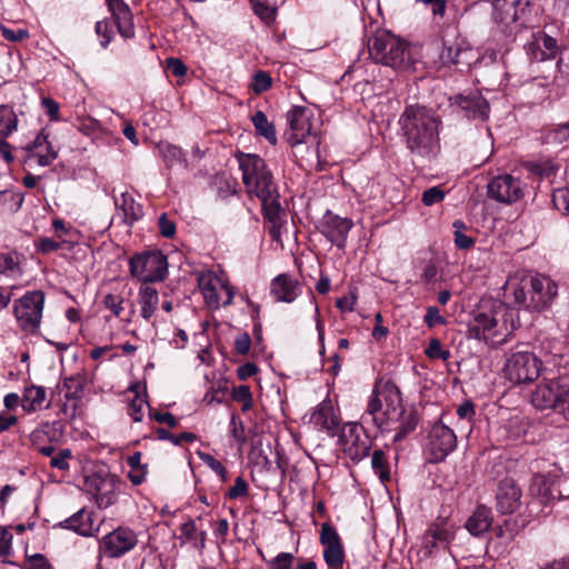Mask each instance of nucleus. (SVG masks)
I'll return each instance as SVG.
<instances>
[{
  "label": "nucleus",
  "mask_w": 569,
  "mask_h": 569,
  "mask_svg": "<svg viewBox=\"0 0 569 569\" xmlns=\"http://www.w3.org/2000/svg\"><path fill=\"white\" fill-rule=\"evenodd\" d=\"M552 202L555 208L566 214H569V189L560 188L553 191Z\"/></svg>",
  "instance_id": "nucleus-48"
},
{
  "label": "nucleus",
  "mask_w": 569,
  "mask_h": 569,
  "mask_svg": "<svg viewBox=\"0 0 569 569\" xmlns=\"http://www.w3.org/2000/svg\"><path fill=\"white\" fill-rule=\"evenodd\" d=\"M402 398L399 388L391 381L375 385L361 417L365 423H372L381 431H391L401 415Z\"/></svg>",
  "instance_id": "nucleus-2"
},
{
  "label": "nucleus",
  "mask_w": 569,
  "mask_h": 569,
  "mask_svg": "<svg viewBox=\"0 0 569 569\" xmlns=\"http://www.w3.org/2000/svg\"><path fill=\"white\" fill-rule=\"evenodd\" d=\"M119 33L130 39L134 36L133 16L129 6L123 0H106Z\"/></svg>",
  "instance_id": "nucleus-26"
},
{
  "label": "nucleus",
  "mask_w": 569,
  "mask_h": 569,
  "mask_svg": "<svg viewBox=\"0 0 569 569\" xmlns=\"http://www.w3.org/2000/svg\"><path fill=\"white\" fill-rule=\"evenodd\" d=\"M2 37L12 42H21L29 38V31L27 29H11L8 27H0Z\"/></svg>",
  "instance_id": "nucleus-55"
},
{
  "label": "nucleus",
  "mask_w": 569,
  "mask_h": 569,
  "mask_svg": "<svg viewBox=\"0 0 569 569\" xmlns=\"http://www.w3.org/2000/svg\"><path fill=\"white\" fill-rule=\"evenodd\" d=\"M476 59V54L467 42L459 38L455 30H447L443 37V49L440 60L443 64H453L460 71L469 68Z\"/></svg>",
  "instance_id": "nucleus-10"
},
{
  "label": "nucleus",
  "mask_w": 569,
  "mask_h": 569,
  "mask_svg": "<svg viewBox=\"0 0 569 569\" xmlns=\"http://www.w3.org/2000/svg\"><path fill=\"white\" fill-rule=\"evenodd\" d=\"M242 182L249 197H257L262 206L279 201L278 189L266 161L257 154L238 156Z\"/></svg>",
  "instance_id": "nucleus-3"
},
{
  "label": "nucleus",
  "mask_w": 569,
  "mask_h": 569,
  "mask_svg": "<svg viewBox=\"0 0 569 569\" xmlns=\"http://www.w3.org/2000/svg\"><path fill=\"white\" fill-rule=\"evenodd\" d=\"M248 493V483L242 477L236 478L234 485L228 490L227 496L230 499L244 497Z\"/></svg>",
  "instance_id": "nucleus-62"
},
{
  "label": "nucleus",
  "mask_w": 569,
  "mask_h": 569,
  "mask_svg": "<svg viewBox=\"0 0 569 569\" xmlns=\"http://www.w3.org/2000/svg\"><path fill=\"white\" fill-rule=\"evenodd\" d=\"M527 184L517 177L509 173L500 174L492 178L488 186V196L505 204H511L525 197Z\"/></svg>",
  "instance_id": "nucleus-11"
},
{
  "label": "nucleus",
  "mask_w": 569,
  "mask_h": 569,
  "mask_svg": "<svg viewBox=\"0 0 569 569\" xmlns=\"http://www.w3.org/2000/svg\"><path fill=\"white\" fill-rule=\"evenodd\" d=\"M157 437L160 440H168L172 442L176 446H180L182 442H193L197 437L192 432H182L179 436L170 433L164 428H158L157 429Z\"/></svg>",
  "instance_id": "nucleus-45"
},
{
  "label": "nucleus",
  "mask_w": 569,
  "mask_h": 569,
  "mask_svg": "<svg viewBox=\"0 0 569 569\" xmlns=\"http://www.w3.org/2000/svg\"><path fill=\"white\" fill-rule=\"evenodd\" d=\"M46 389L39 386L27 387L22 396V408L27 412L40 410L42 408H49V403L44 405L46 401Z\"/></svg>",
  "instance_id": "nucleus-36"
},
{
  "label": "nucleus",
  "mask_w": 569,
  "mask_h": 569,
  "mask_svg": "<svg viewBox=\"0 0 569 569\" xmlns=\"http://www.w3.org/2000/svg\"><path fill=\"white\" fill-rule=\"evenodd\" d=\"M138 302L141 308V317L149 320L158 309L159 293L150 284L141 283L138 292Z\"/></svg>",
  "instance_id": "nucleus-33"
},
{
  "label": "nucleus",
  "mask_w": 569,
  "mask_h": 569,
  "mask_svg": "<svg viewBox=\"0 0 569 569\" xmlns=\"http://www.w3.org/2000/svg\"><path fill=\"white\" fill-rule=\"evenodd\" d=\"M44 298L42 291L33 290L14 300L13 315L18 327L22 331L31 335L38 332L42 319Z\"/></svg>",
  "instance_id": "nucleus-8"
},
{
  "label": "nucleus",
  "mask_w": 569,
  "mask_h": 569,
  "mask_svg": "<svg viewBox=\"0 0 569 569\" xmlns=\"http://www.w3.org/2000/svg\"><path fill=\"white\" fill-rule=\"evenodd\" d=\"M531 402L537 409H553L563 413L569 408V377L538 385L531 395Z\"/></svg>",
  "instance_id": "nucleus-6"
},
{
  "label": "nucleus",
  "mask_w": 569,
  "mask_h": 569,
  "mask_svg": "<svg viewBox=\"0 0 569 569\" xmlns=\"http://www.w3.org/2000/svg\"><path fill=\"white\" fill-rule=\"evenodd\" d=\"M368 47L373 61L393 69H406L412 62L409 44L387 30H378Z\"/></svg>",
  "instance_id": "nucleus-5"
},
{
  "label": "nucleus",
  "mask_w": 569,
  "mask_h": 569,
  "mask_svg": "<svg viewBox=\"0 0 569 569\" xmlns=\"http://www.w3.org/2000/svg\"><path fill=\"white\" fill-rule=\"evenodd\" d=\"M87 379L83 375H76L64 379L67 399H79L84 390Z\"/></svg>",
  "instance_id": "nucleus-42"
},
{
  "label": "nucleus",
  "mask_w": 569,
  "mask_h": 569,
  "mask_svg": "<svg viewBox=\"0 0 569 569\" xmlns=\"http://www.w3.org/2000/svg\"><path fill=\"white\" fill-rule=\"evenodd\" d=\"M362 429L357 423H346L339 436L342 451L353 461H360L369 456L370 445L361 437Z\"/></svg>",
  "instance_id": "nucleus-16"
},
{
  "label": "nucleus",
  "mask_w": 569,
  "mask_h": 569,
  "mask_svg": "<svg viewBox=\"0 0 569 569\" xmlns=\"http://www.w3.org/2000/svg\"><path fill=\"white\" fill-rule=\"evenodd\" d=\"M491 523V510L485 506H480L467 520L466 528L472 536H480L489 530Z\"/></svg>",
  "instance_id": "nucleus-34"
},
{
  "label": "nucleus",
  "mask_w": 569,
  "mask_h": 569,
  "mask_svg": "<svg viewBox=\"0 0 569 569\" xmlns=\"http://www.w3.org/2000/svg\"><path fill=\"white\" fill-rule=\"evenodd\" d=\"M160 233L164 238H172L176 234V223L169 220L166 213H162L158 220Z\"/></svg>",
  "instance_id": "nucleus-61"
},
{
  "label": "nucleus",
  "mask_w": 569,
  "mask_h": 569,
  "mask_svg": "<svg viewBox=\"0 0 569 569\" xmlns=\"http://www.w3.org/2000/svg\"><path fill=\"white\" fill-rule=\"evenodd\" d=\"M234 400L242 403V411H248L252 407V395L248 386H239L233 390Z\"/></svg>",
  "instance_id": "nucleus-53"
},
{
  "label": "nucleus",
  "mask_w": 569,
  "mask_h": 569,
  "mask_svg": "<svg viewBox=\"0 0 569 569\" xmlns=\"http://www.w3.org/2000/svg\"><path fill=\"white\" fill-rule=\"evenodd\" d=\"M231 426V435L232 437L240 443L246 442V433H244V426L241 420H239L234 415L231 417L230 421Z\"/></svg>",
  "instance_id": "nucleus-64"
},
{
  "label": "nucleus",
  "mask_w": 569,
  "mask_h": 569,
  "mask_svg": "<svg viewBox=\"0 0 569 569\" xmlns=\"http://www.w3.org/2000/svg\"><path fill=\"white\" fill-rule=\"evenodd\" d=\"M445 198V192L439 187H431L423 191L421 201L425 206H433Z\"/></svg>",
  "instance_id": "nucleus-58"
},
{
  "label": "nucleus",
  "mask_w": 569,
  "mask_h": 569,
  "mask_svg": "<svg viewBox=\"0 0 569 569\" xmlns=\"http://www.w3.org/2000/svg\"><path fill=\"white\" fill-rule=\"evenodd\" d=\"M319 540L323 546V558L328 568L341 569L345 563V548L336 528L329 522H323Z\"/></svg>",
  "instance_id": "nucleus-14"
},
{
  "label": "nucleus",
  "mask_w": 569,
  "mask_h": 569,
  "mask_svg": "<svg viewBox=\"0 0 569 569\" xmlns=\"http://www.w3.org/2000/svg\"><path fill=\"white\" fill-rule=\"evenodd\" d=\"M569 139V121L560 124L546 134V140L553 143H562Z\"/></svg>",
  "instance_id": "nucleus-50"
},
{
  "label": "nucleus",
  "mask_w": 569,
  "mask_h": 569,
  "mask_svg": "<svg viewBox=\"0 0 569 569\" xmlns=\"http://www.w3.org/2000/svg\"><path fill=\"white\" fill-rule=\"evenodd\" d=\"M272 86V78L271 76L266 71H258L253 76V81L250 86L251 90L254 93H262L267 90H269Z\"/></svg>",
  "instance_id": "nucleus-47"
},
{
  "label": "nucleus",
  "mask_w": 569,
  "mask_h": 569,
  "mask_svg": "<svg viewBox=\"0 0 569 569\" xmlns=\"http://www.w3.org/2000/svg\"><path fill=\"white\" fill-rule=\"evenodd\" d=\"M425 322L429 328H432L437 325H443L446 319L440 315L438 307H429L425 316Z\"/></svg>",
  "instance_id": "nucleus-63"
},
{
  "label": "nucleus",
  "mask_w": 569,
  "mask_h": 569,
  "mask_svg": "<svg viewBox=\"0 0 569 569\" xmlns=\"http://www.w3.org/2000/svg\"><path fill=\"white\" fill-rule=\"evenodd\" d=\"M123 299L119 296L108 293L103 297V306L109 309L113 316L119 317L123 311Z\"/></svg>",
  "instance_id": "nucleus-59"
},
{
  "label": "nucleus",
  "mask_w": 569,
  "mask_h": 569,
  "mask_svg": "<svg viewBox=\"0 0 569 569\" xmlns=\"http://www.w3.org/2000/svg\"><path fill=\"white\" fill-rule=\"evenodd\" d=\"M200 458L209 468H211L221 478L222 481H226L227 470L219 460H217L209 453H201Z\"/></svg>",
  "instance_id": "nucleus-60"
},
{
  "label": "nucleus",
  "mask_w": 569,
  "mask_h": 569,
  "mask_svg": "<svg viewBox=\"0 0 569 569\" xmlns=\"http://www.w3.org/2000/svg\"><path fill=\"white\" fill-rule=\"evenodd\" d=\"M138 386H131L129 388L130 391L134 392L133 398L129 401L127 407L128 415L132 418L134 422H141L143 419V408L148 405L146 396H142L138 392Z\"/></svg>",
  "instance_id": "nucleus-39"
},
{
  "label": "nucleus",
  "mask_w": 569,
  "mask_h": 569,
  "mask_svg": "<svg viewBox=\"0 0 569 569\" xmlns=\"http://www.w3.org/2000/svg\"><path fill=\"white\" fill-rule=\"evenodd\" d=\"M29 150L31 151L30 157L36 159L41 167L51 164L58 157L57 150L52 148L48 141V134L43 131L37 134Z\"/></svg>",
  "instance_id": "nucleus-29"
},
{
  "label": "nucleus",
  "mask_w": 569,
  "mask_h": 569,
  "mask_svg": "<svg viewBox=\"0 0 569 569\" xmlns=\"http://www.w3.org/2000/svg\"><path fill=\"white\" fill-rule=\"evenodd\" d=\"M529 7V0H496L493 2V20L505 27H510L521 20Z\"/></svg>",
  "instance_id": "nucleus-21"
},
{
  "label": "nucleus",
  "mask_w": 569,
  "mask_h": 569,
  "mask_svg": "<svg viewBox=\"0 0 569 569\" xmlns=\"http://www.w3.org/2000/svg\"><path fill=\"white\" fill-rule=\"evenodd\" d=\"M160 150H161L163 161L166 162L168 168H172L177 164H180L183 168L187 167L186 157L179 147H177L174 144L167 143V144H162Z\"/></svg>",
  "instance_id": "nucleus-41"
},
{
  "label": "nucleus",
  "mask_w": 569,
  "mask_h": 569,
  "mask_svg": "<svg viewBox=\"0 0 569 569\" xmlns=\"http://www.w3.org/2000/svg\"><path fill=\"white\" fill-rule=\"evenodd\" d=\"M496 498L498 511L510 515L520 506L521 490L512 479H505L499 483Z\"/></svg>",
  "instance_id": "nucleus-25"
},
{
  "label": "nucleus",
  "mask_w": 569,
  "mask_h": 569,
  "mask_svg": "<svg viewBox=\"0 0 569 569\" xmlns=\"http://www.w3.org/2000/svg\"><path fill=\"white\" fill-rule=\"evenodd\" d=\"M129 270L142 283L162 281L168 273L167 257L158 250L136 253L130 258Z\"/></svg>",
  "instance_id": "nucleus-7"
},
{
  "label": "nucleus",
  "mask_w": 569,
  "mask_h": 569,
  "mask_svg": "<svg viewBox=\"0 0 569 569\" xmlns=\"http://www.w3.org/2000/svg\"><path fill=\"white\" fill-rule=\"evenodd\" d=\"M353 223L348 218H341L328 211L321 222V233L338 248H345L347 237Z\"/></svg>",
  "instance_id": "nucleus-19"
},
{
  "label": "nucleus",
  "mask_w": 569,
  "mask_h": 569,
  "mask_svg": "<svg viewBox=\"0 0 569 569\" xmlns=\"http://www.w3.org/2000/svg\"><path fill=\"white\" fill-rule=\"evenodd\" d=\"M72 457L70 449H61L58 453L53 455L50 459V467L59 470H68L70 468L69 460Z\"/></svg>",
  "instance_id": "nucleus-51"
},
{
  "label": "nucleus",
  "mask_w": 569,
  "mask_h": 569,
  "mask_svg": "<svg viewBox=\"0 0 569 569\" xmlns=\"http://www.w3.org/2000/svg\"><path fill=\"white\" fill-rule=\"evenodd\" d=\"M264 218L269 221L268 231L273 241L281 242V207L280 202L276 201L266 206H262Z\"/></svg>",
  "instance_id": "nucleus-35"
},
{
  "label": "nucleus",
  "mask_w": 569,
  "mask_h": 569,
  "mask_svg": "<svg viewBox=\"0 0 569 569\" xmlns=\"http://www.w3.org/2000/svg\"><path fill=\"white\" fill-rule=\"evenodd\" d=\"M0 273L13 278L22 274L20 257L17 252L0 253Z\"/></svg>",
  "instance_id": "nucleus-40"
},
{
  "label": "nucleus",
  "mask_w": 569,
  "mask_h": 569,
  "mask_svg": "<svg viewBox=\"0 0 569 569\" xmlns=\"http://www.w3.org/2000/svg\"><path fill=\"white\" fill-rule=\"evenodd\" d=\"M505 296H517L523 299V290L530 292V308L540 311L548 308L557 296V284L549 277L532 274H515L505 284Z\"/></svg>",
  "instance_id": "nucleus-4"
},
{
  "label": "nucleus",
  "mask_w": 569,
  "mask_h": 569,
  "mask_svg": "<svg viewBox=\"0 0 569 569\" xmlns=\"http://www.w3.org/2000/svg\"><path fill=\"white\" fill-rule=\"evenodd\" d=\"M60 526L81 536H91L96 531L92 516L84 509L79 510L64 521L60 522Z\"/></svg>",
  "instance_id": "nucleus-32"
},
{
  "label": "nucleus",
  "mask_w": 569,
  "mask_h": 569,
  "mask_svg": "<svg viewBox=\"0 0 569 569\" xmlns=\"http://www.w3.org/2000/svg\"><path fill=\"white\" fill-rule=\"evenodd\" d=\"M213 186L217 190V194L221 199L232 196L237 191V181L224 174L216 176L213 179Z\"/></svg>",
  "instance_id": "nucleus-44"
},
{
  "label": "nucleus",
  "mask_w": 569,
  "mask_h": 569,
  "mask_svg": "<svg viewBox=\"0 0 569 569\" xmlns=\"http://www.w3.org/2000/svg\"><path fill=\"white\" fill-rule=\"evenodd\" d=\"M453 103L457 104L469 119L486 121L489 117V103L479 91L458 94L453 98Z\"/></svg>",
  "instance_id": "nucleus-23"
},
{
  "label": "nucleus",
  "mask_w": 569,
  "mask_h": 569,
  "mask_svg": "<svg viewBox=\"0 0 569 569\" xmlns=\"http://www.w3.org/2000/svg\"><path fill=\"white\" fill-rule=\"evenodd\" d=\"M114 204L121 211L122 220L128 226L133 224L143 214L141 206L129 192H122L120 197H114Z\"/></svg>",
  "instance_id": "nucleus-31"
},
{
  "label": "nucleus",
  "mask_w": 569,
  "mask_h": 569,
  "mask_svg": "<svg viewBox=\"0 0 569 569\" xmlns=\"http://www.w3.org/2000/svg\"><path fill=\"white\" fill-rule=\"evenodd\" d=\"M457 446V437L451 428L442 422H436L428 433L427 448L431 462L442 461Z\"/></svg>",
  "instance_id": "nucleus-13"
},
{
  "label": "nucleus",
  "mask_w": 569,
  "mask_h": 569,
  "mask_svg": "<svg viewBox=\"0 0 569 569\" xmlns=\"http://www.w3.org/2000/svg\"><path fill=\"white\" fill-rule=\"evenodd\" d=\"M530 491L540 498L541 503H547L549 500L555 499L556 492L561 497L558 486L541 475L535 476Z\"/></svg>",
  "instance_id": "nucleus-37"
},
{
  "label": "nucleus",
  "mask_w": 569,
  "mask_h": 569,
  "mask_svg": "<svg viewBox=\"0 0 569 569\" xmlns=\"http://www.w3.org/2000/svg\"><path fill=\"white\" fill-rule=\"evenodd\" d=\"M407 148L420 157L435 156L440 149L439 124L436 113L419 104L406 107L399 119Z\"/></svg>",
  "instance_id": "nucleus-1"
},
{
  "label": "nucleus",
  "mask_w": 569,
  "mask_h": 569,
  "mask_svg": "<svg viewBox=\"0 0 569 569\" xmlns=\"http://www.w3.org/2000/svg\"><path fill=\"white\" fill-rule=\"evenodd\" d=\"M138 542L136 533L126 527H119L100 541V550L110 558H117L129 552Z\"/></svg>",
  "instance_id": "nucleus-15"
},
{
  "label": "nucleus",
  "mask_w": 569,
  "mask_h": 569,
  "mask_svg": "<svg viewBox=\"0 0 569 569\" xmlns=\"http://www.w3.org/2000/svg\"><path fill=\"white\" fill-rule=\"evenodd\" d=\"M497 325V320L491 316V313L478 312L469 321L468 337L478 340H485L491 345H501L505 340L496 339L497 332L495 328Z\"/></svg>",
  "instance_id": "nucleus-22"
},
{
  "label": "nucleus",
  "mask_w": 569,
  "mask_h": 569,
  "mask_svg": "<svg viewBox=\"0 0 569 569\" xmlns=\"http://www.w3.org/2000/svg\"><path fill=\"white\" fill-rule=\"evenodd\" d=\"M295 557L290 552H280L268 561V569H293Z\"/></svg>",
  "instance_id": "nucleus-49"
},
{
  "label": "nucleus",
  "mask_w": 569,
  "mask_h": 569,
  "mask_svg": "<svg viewBox=\"0 0 569 569\" xmlns=\"http://www.w3.org/2000/svg\"><path fill=\"white\" fill-rule=\"evenodd\" d=\"M86 487L94 496L99 508H108L116 502L118 485L113 478L92 475L86 478Z\"/></svg>",
  "instance_id": "nucleus-18"
},
{
  "label": "nucleus",
  "mask_w": 569,
  "mask_h": 569,
  "mask_svg": "<svg viewBox=\"0 0 569 569\" xmlns=\"http://www.w3.org/2000/svg\"><path fill=\"white\" fill-rule=\"evenodd\" d=\"M455 529L447 519H436L427 529L422 537V549L427 555H431L438 546H448L453 539Z\"/></svg>",
  "instance_id": "nucleus-20"
},
{
  "label": "nucleus",
  "mask_w": 569,
  "mask_h": 569,
  "mask_svg": "<svg viewBox=\"0 0 569 569\" xmlns=\"http://www.w3.org/2000/svg\"><path fill=\"white\" fill-rule=\"evenodd\" d=\"M252 6L254 13L264 22L269 23L274 19L276 10L267 3L259 0H252Z\"/></svg>",
  "instance_id": "nucleus-54"
},
{
  "label": "nucleus",
  "mask_w": 569,
  "mask_h": 569,
  "mask_svg": "<svg viewBox=\"0 0 569 569\" xmlns=\"http://www.w3.org/2000/svg\"><path fill=\"white\" fill-rule=\"evenodd\" d=\"M17 116L7 106H0V134L9 136L17 129Z\"/></svg>",
  "instance_id": "nucleus-43"
},
{
  "label": "nucleus",
  "mask_w": 569,
  "mask_h": 569,
  "mask_svg": "<svg viewBox=\"0 0 569 569\" xmlns=\"http://www.w3.org/2000/svg\"><path fill=\"white\" fill-rule=\"evenodd\" d=\"M299 282L293 277L281 273L271 282V293L277 301L292 302L298 297Z\"/></svg>",
  "instance_id": "nucleus-28"
},
{
  "label": "nucleus",
  "mask_w": 569,
  "mask_h": 569,
  "mask_svg": "<svg viewBox=\"0 0 569 569\" xmlns=\"http://www.w3.org/2000/svg\"><path fill=\"white\" fill-rule=\"evenodd\" d=\"M419 413L416 409H405L402 407L400 417L397 418L396 425H392L391 431H395L393 441H401L415 431L419 423Z\"/></svg>",
  "instance_id": "nucleus-30"
},
{
  "label": "nucleus",
  "mask_w": 569,
  "mask_h": 569,
  "mask_svg": "<svg viewBox=\"0 0 569 569\" xmlns=\"http://www.w3.org/2000/svg\"><path fill=\"white\" fill-rule=\"evenodd\" d=\"M310 422L320 430L335 431L340 421L330 400L321 401L310 417Z\"/></svg>",
  "instance_id": "nucleus-27"
},
{
  "label": "nucleus",
  "mask_w": 569,
  "mask_h": 569,
  "mask_svg": "<svg viewBox=\"0 0 569 569\" xmlns=\"http://www.w3.org/2000/svg\"><path fill=\"white\" fill-rule=\"evenodd\" d=\"M426 355L431 359L447 360L450 358V351L443 349L441 342L438 339H432L426 349Z\"/></svg>",
  "instance_id": "nucleus-52"
},
{
  "label": "nucleus",
  "mask_w": 569,
  "mask_h": 569,
  "mask_svg": "<svg viewBox=\"0 0 569 569\" xmlns=\"http://www.w3.org/2000/svg\"><path fill=\"white\" fill-rule=\"evenodd\" d=\"M371 465L373 470L379 475L382 481L389 480L388 462L382 450L373 451Z\"/></svg>",
  "instance_id": "nucleus-46"
},
{
  "label": "nucleus",
  "mask_w": 569,
  "mask_h": 569,
  "mask_svg": "<svg viewBox=\"0 0 569 569\" xmlns=\"http://www.w3.org/2000/svg\"><path fill=\"white\" fill-rule=\"evenodd\" d=\"M289 131L287 140L291 146L305 142L312 130L311 111L306 107H293L287 113Z\"/></svg>",
  "instance_id": "nucleus-17"
},
{
  "label": "nucleus",
  "mask_w": 569,
  "mask_h": 569,
  "mask_svg": "<svg viewBox=\"0 0 569 569\" xmlns=\"http://www.w3.org/2000/svg\"><path fill=\"white\" fill-rule=\"evenodd\" d=\"M24 569H53L48 559L41 553H34L24 561Z\"/></svg>",
  "instance_id": "nucleus-57"
},
{
  "label": "nucleus",
  "mask_w": 569,
  "mask_h": 569,
  "mask_svg": "<svg viewBox=\"0 0 569 569\" xmlns=\"http://www.w3.org/2000/svg\"><path fill=\"white\" fill-rule=\"evenodd\" d=\"M541 362L535 353L525 350H513L507 357L503 372L513 383H527L540 375Z\"/></svg>",
  "instance_id": "nucleus-9"
},
{
  "label": "nucleus",
  "mask_w": 569,
  "mask_h": 569,
  "mask_svg": "<svg viewBox=\"0 0 569 569\" xmlns=\"http://www.w3.org/2000/svg\"><path fill=\"white\" fill-rule=\"evenodd\" d=\"M251 120H252L256 131L260 136L266 138L270 144L274 146L278 141L276 128H274L273 123L268 120L266 113L262 111H257L251 117Z\"/></svg>",
  "instance_id": "nucleus-38"
},
{
  "label": "nucleus",
  "mask_w": 569,
  "mask_h": 569,
  "mask_svg": "<svg viewBox=\"0 0 569 569\" xmlns=\"http://www.w3.org/2000/svg\"><path fill=\"white\" fill-rule=\"evenodd\" d=\"M525 48L530 59L539 62L555 58L558 52L557 41L543 32L533 34Z\"/></svg>",
  "instance_id": "nucleus-24"
},
{
  "label": "nucleus",
  "mask_w": 569,
  "mask_h": 569,
  "mask_svg": "<svg viewBox=\"0 0 569 569\" xmlns=\"http://www.w3.org/2000/svg\"><path fill=\"white\" fill-rule=\"evenodd\" d=\"M557 69L563 80L569 79V48H558Z\"/></svg>",
  "instance_id": "nucleus-56"
},
{
  "label": "nucleus",
  "mask_w": 569,
  "mask_h": 569,
  "mask_svg": "<svg viewBox=\"0 0 569 569\" xmlns=\"http://www.w3.org/2000/svg\"><path fill=\"white\" fill-rule=\"evenodd\" d=\"M198 287L211 309H218L220 305H230L232 301V289L211 271L198 276Z\"/></svg>",
  "instance_id": "nucleus-12"
}]
</instances>
